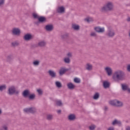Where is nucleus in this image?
<instances>
[{
	"label": "nucleus",
	"mask_w": 130,
	"mask_h": 130,
	"mask_svg": "<svg viewBox=\"0 0 130 130\" xmlns=\"http://www.w3.org/2000/svg\"><path fill=\"white\" fill-rule=\"evenodd\" d=\"M55 103L57 106H62V103L61 102V101H56Z\"/></svg>",
	"instance_id": "31"
},
{
	"label": "nucleus",
	"mask_w": 130,
	"mask_h": 130,
	"mask_svg": "<svg viewBox=\"0 0 130 130\" xmlns=\"http://www.w3.org/2000/svg\"><path fill=\"white\" fill-rule=\"evenodd\" d=\"M37 92H38L39 95H42V94H43V90H42V89H40V88L38 89L37 90Z\"/></svg>",
	"instance_id": "35"
},
{
	"label": "nucleus",
	"mask_w": 130,
	"mask_h": 130,
	"mask_svg": "<svg viewBox=\"0 0 130 130\" xmlns=\"http://www.w3.org/2000/svg\"><path fill=\"white\" fill-rule=\"evenodd\" d=\"M52 118H53L52 115L49 114L47 116V119H48V120H51Z\"/></svg>",
	"instance_id": "39"
},
{
	"label": "nucleus",
	"mask_w": 130,
	"mask_h": 130,
	"mask_svg": "<svg viewBox=\"0 0 130 130\" xmlns=\"http://www.w3.org/2000/svg\"><path fill=\"white\" fill-rule=\"evenodd\" d=\"M121 88L123 91H126L128 93H130V87L127 85V84H121Z\"/></svg>",
	"instance_id": "9"
},
{
	"label": "nucleus",
	"mask_w": 130,
	"mask_h": 130,
	"mask_svg": "<svg viewBox=\"0 0 130 130\" xmlns=\"http://www.w3.org/2000/svg\"><path fill=\"white\" fill-rule=\"evenodd\" d=\"M67 87L68 89H70V90H74L76 87V86L75 84L72 83V82H69L67 84Z\"/></svg>",
	"instance_id": "20"
},
{
	"label": "nucleus",
	"mask_w": 130,
	"mask_h": 130,
	"mask_svg": "<svg viewBox=\"0 0 130 130\" xmlns=\"http://www.w3.org/2000/svg\"><path fill=\"white\" fill-rule=\"evenodd\" d=\"M125 130H130V126H126L125 127Z\"/></svg>",
	"instance_id": "46"
},
{
	"label": "nucleus",
	"mask_w": 130,
	"mask_h": 130,
	"mask_svg": "<svg viewBox=\"0 0 130 130\" xmlns=\"http://www.w3.org/2000/svg\"><path fill=\"white\" fill-rule=\"evenodd\" d=\"M104 110H105V111H107V110H108V107L105 106L104 107Z\"/></svg>",
	"instance_id": "48"
},
{
	"label": "nucleus",
	"mask_w": 130,
	"mask_h": 130,
	"mask_svg": "<svg viewBox=\"0 0 130 130\" xmlns=\"http://www.w3.org/2000/svg\"><path fill=\"white\" fill-rule=\"evenodd\" d=\"M114 9V4L112 2H107L106 4L101 8V11L103 13L106 12H111L113 11Z\"/></svg>",
	"instance_id": "2"
},
{
	"label": "nucleus",
	"mask_w": 130,
	"mask_h": 130,
	"mask_svg": "<svg viewBox=\"0 0 130 130\" xmlns=\"http://www.w3.org/2000/svg\"><path fill=\"white\" fill-rule=\"evenodd\" d=\"M72 27L74 29V30H79L80 26L77 24H73Z\"/></svg>",
	"instance_id": "32"
},
{
	"label": "nucleus",
	"mask_w": 130,
	"mask_h": 130,
	"mask_svg": "<svg viewBox=\"0 0 130 130\" xmlns=\"http://www.w3.org/2000/svg\"><path fill=\"white\" fill-rule=\"evenodd\" d=\"M38 46L39 47H45L46 46V42L45 41H40L38 43Z\"/></svg>",
	"instance_id": "14"
},
{
	"label": "nucleus",
	"mask_w": 130,
	"mask_h": 130,
	"mask_svg": "<svg viewBox=\"0 0 130 130\" xmlns=\"http://www.w3.org/2000/svg\"><path fill=\"white\" fill-rule=\"evenodd\" d=\"M99 98V93L96 92L94 94V96H93V99L94 100H98Z\"/></svg>",
	"instance_id": "33"
},
{
	"label": "nucleus",
	"mask_w": 130,
	"mask_h": 130,
	"mask_svg": "<svg viewBox=\"0 0 130 130\" xmlns=\"http://www.w3.org/2000/svg\"><path fill=\"white\" fill-rule=\"evenodd\" d=\"M45 29L46 31H48L49 32H50L53 30V25L52 24H48L46 25Z\"/></svg>",
	"instance_id": "18"
},
{
	"label": "nucleus",
	"mask_w": 130,
	"mask_h": 130,
	"mask_svg": "<svg viewBox=\"0 0 130 130\" xmlns=\"http://www.w3.org/2000/svg\"><path fill=\"white\" fill-rule=\"evenodd\" d=\"M13 59V55H9L7 57V61L10 62Z\"/></svg>",
	"instance_id": "30"
},
{
	"label": "nucleus",
	"mask_w": 130,
	"mask_h": 130,
	"mask_svg": "<svg viewBox=\"0 0 130 130\" xmlns=\"http://www.w3.org/2000/svg\"><path fill=\"white\" fill-rule=\"evenodd\" d=\"M63 61L64 62V63H67V64H69L71 63V58L68 57H65L63 59Z\"/></svg>",
	"instance_id": "22"
},
{
	"label": "nucleus",
	"mask_w": 130,
	"mask_h": 130,
	"mask_svg": "<svg viewBox=\"0 0 130 130\" xmlns=\"http://www.w3.org/2000/svg\"><path fill=\"white\" fill-rule=\"evenodd\" d=\"M48 73L51 78H56V73L54 71L49 70Z\"/></svg>",
	"instance_id": "15"
},
{
	"label": "nucleus",
	"mask_w": 130,
	"mask_h": 130,
	"mask_svg": "<svg viewBox=\"0 0 130 130\" xmlns=\"http://www.w3.org/2000/svg\"><path fill=\"white\" fill-rule=\"evenodd\" d=\"M85 69L87 71H92L93 70V65L90 63H87L85 66Z\"/></svg>",
	"instance_id": "19"
},
{
	"label": "nucleus",
	"mask_w": 130,
	"mask_h": 130,
	"mask_svg": "<svg viewBox=\"0 0 130 130\" xmlns=\"http://www.w3.org/2000/svg\"><path fill=\"white\" fill-rule=\"evenodd\" d=\"M19 42H14L13 43H12V45L13 46H18V45H19Z\"/></svg>",
	"instance_id": "40"
},
{
	"label": "nucleus",
	"mask_w": 130,
	"mask_h": 130,
	"mask_svg": "<svg viewBox=\"0 0 130 130\" xmlns=\"http://www.w3.org/2000/svg\"><path fill=\"white\" fill-rule=\"evenodd\" d=\"M104 71L107 74V75L110 77L111 76H112V74L113 73V71L112 70V68L109 66H107L104 68Z\"/></svg>",
	"instance_id": "8"
},
{
	"label": "nucleus",
	"mask_w": 130,
	"mask_h": 130,
	"mask_svg": "<svg viewBox=\"0 0 130 130\" xmlns=\"http://www.w3.org/2000/svg\"><path fill=\"white\" fill-rule=\"evenodd\" d=\"M95 127H96V126H95V125H91V126H89V129L94 130Z\"/></svg>",
	"instance_id": "43"
},
{
	"label": "nucleus",
	"mask_w": 130,
	"mask_h": 130,
	"mask_svg": "<svg viewBox=\"0 0 130 130\" xmlns=\"http://www.w3.org/2000/svg\"><path fill=\"white\" fill-rule=\"evenodd\" d=\"M127 22H130V17H128L127 18Z\"/></svg>",
	"instance_id": "50"
},
{
	"label": "nucleus",
	"mask_w": 130,
	"mask_h": 130,
	"mask_svg": "<svg viewBox=\"0 0 130 130\" xmlns=\"http://www.w3.org/2000/svg\"><path fill=\"white\" fill-rule=\"evenodd\" d=\"M32 16H33L34 18H35V19H38L39 18V15L36 13H33Z\"/></svg>",
	"instance_id": "41"
},
{
	"label": "nucleus",
	"mask_w": 130,
	"mask_h": 130,
	"mask_svg": "<svg viewBox=\"0 0 130 130\" xmlns=\"http://www.w3.org/2000/svg\"><path fill=\"white\" fill-rule=\"evenodd\" d=\"M39 22H40L41 23H43L44 22H45L46 21V18L44 17L40 16L38 18Z\"/></svg>",
	"instance_id": "24"
},
{
	"label": "nucleus",
	"mask_w": 130,
	"mask_h": 130,
	"mask_svg": "<svg viewBox=\"0 0 130 130\" xmlns=\"http://www.w3.org/2000/svg\"><path fill=\"white\" fill-rule=\"evenodd\" d=\"M29 94H30V90L28 89H26L24 90L23 92H22V96L24 98H27V97L29 96Z\"/></svg>",
	"instance_id": "16"
},
{
	"label": "nucleus",
	"mask_w": 130,
	"mask_h": 130,
	"mask_svg": "<svg viewBox=\"0 0 130 130\" xmlns=\"http://www.w3.org/2000/svg\"><path fill=\"white\" fill-rule=\"evenodd\" d=\"M39 63H40V61H39V60H36L33 62V64L35 67L39 66Z\"/></svg>",
	"instance_id": "34"
},
{
	"label": "nucleus",
	"mask_w": 130,
	"mask_h": 130,
	"mask_svg": "<svg viewBox=\"0 0 130 130\" xmlns=\"http://www.w3.org/2000/svg\"><path fill=\"white\" fill-rule=\"evenodd\" d=\"M118 125L119 126H121V121L117 119L114 120L112 122V125Z\"/></svg>",
	"instance_id": "13"
},
{
	"label": "nucleus",
	"mask_w": 130,
	"mask_h": 130,
	"mask_svg": "<svg viewBox=\"0 0 130 130\" xmlns=\"http://www.w3.org/2000/svg\"><path fill=\"white\" fill-rule=\"evenodd\" d=\"M2 113H3V111L0 109V115H1Z\"/></svg>",
	"instance_id": "51"
},
{
	"label": "nucleus",
	"mask_w": 130,
	"mask_h": 130,
	"mask_svg": "<svg viewBox=\"0 0 130 130\" xmlns=\"http://www.w3.org/2000/svg\"><path fill=\"white\" fill-rule=\"evenodd\" d=\"M126 70L127 71V72L130 73V64L127 65V66H126Z\"/></svg>",
	"instance_id": "45"
},
{
	"label": "nucleus",
	"mask_w": 130,
	"mask_h": 130,
	"mask_svg": "<svg viewBox=\"0 0 130 130\" xmlns=\"http://www.w3.org/2000/svg\"><path fill=\"white\" fill-rule=\"evenodd\" d=\"M28 98L29 100H35V98H36V95L35 93H29Z\"/></svg>",
	"instance_id": "23"
},
{
	"label": "nucleus",
	"mask_w": 130,
	"mask_h": 130,
	"mask_svg": "<svg viewBox=\"0 0 130 130\" xmlns=\"http://www.w3.org/2000/svg\"><path fill=\"white\" fill-rule=\"evenodd\" d=\"M106 35L107 36H108V37H114V36H115V31H114V30L113 29V28H112V27H109Z\"/></svg>",
	"instance_id": "5"
},
{
	"label": "nucleus",
	"mask_w": 130,
	"mask_h": 130,
	"mask_svg": "<svg viewBox=\"0 0 130 130\" xmlns=\"http://www.w3.org/2000/svg\"><path fill=\"white\" fill-rule=\"evenodd\" d=\"M112 78L114 81H116V82L123 81L125 79V74L121 70H117L114 72Z\"/></svg>",
	"instance_id": "1"
},
{
	"label": "nucleus",
	"mask_w": 130,
	"mask_h": 130,
	"mask_svg": "<svg viewBox=\"0 0 130 130\" xmlns=\"http://www.w3.org/2000/svg\"><path fill=\"white\" fill-rule=\"evenodd\" d=\"M67 57H69V58H71V57H73V53L71 52H69L67 54Z\"/></svg>",
	"instance_id": "36"
},
{
	"label": "nucleus",
	"mask_w": 130,
	"mask_h": 130,
	"mask_svg": "<svg viewBox=\"0 0 130 130\" xmlns=\"http://www.w3.org/2000/svg\"><path fill=\"white\" fill-rule=\"evenodd\" d=\"M23 39L25 41H29L31 39H33V36L30 34H26L24 36Z\"/></svg>",
	"instance_id": "10"
},
{
	"label": "nucleus",
	"mask_w": 130,
	"mask_h": 130,
	"mask_svg": "<svg viewBox=\"0 0 130 130\" xmlns=\"http://www.w3.org/2000/svg\"><path fill=\"white\" fill-rule=\"evenodd\" d=\"M55 84L56 85V86L57 88H61V87H62V85H61V83H60V82L59 81H56L55 82Z\"/></svg>",
	"instance_id": "27"
},
{
	"label": "nucleus",
	"mask_w": 130,
	"mask_h": 130,
	"mask_svg": "<svg viewBox=\"0 0 130 130\" xmlns=\"http://www.w3.org/2000/svg\"><path fill=\"white\" fill-rule=\"evenodd\" d=\"M109 104L112 106L115 107H122L123 106V103L118 100H111L109 102Z\"/></svg>",
	"instance_id": "3"
},
{
	"label": "nucleus",
	"mask_w": 130,
	"mask_h": 130,
	"mask_svg": "<svg viewBox=\"0 0 130 130\" xmlns=\"http://www.w3.org/2000/svg\"><path fill=\"white\" fill-rule=\"evenodd\" d=\"M7 89V85H0V91L3 92V91L6 90Z\"/></svg>",
	"instance_id": "28"
},
{
	"label": "nucleus",
	"mask_w": 130,
	"mask_h": 130,
	"mask_svg": "<svg viewBox=\"0 0 130 130\" xmlns=\"http://www.w3.org/2000/svg\"><path fill=\"white\" fill-rule=\"evenodd\" d=\"M24 112L26 113H36L37 112V109L34 107L25 108L23 110Z\"/></svg>",
	"instance_id": "6"
},
{
	"label": "nucleus",
	"mask_w": 130,
	"mask_h": 130,
	"mask_svg": "<svg viewBox=\"0 0 130 130\" xmlns=\"http://www.w3.org/2000/svg\"><path fill=\"white\" fill-rule=\"evenodd\" d=\"M57 12L59 14H63L66 12V8L63 6L58 7L57 8Z\"/></svg>",
	"instance_id": "11"
},
{
	"label": "nucleus",
	"mask_w": 130,
	"mask_h": 130,
	"mask_svg": "<svg viewBox=\"0 0 130 130\" xmlns=\"http://www.w3.org/2000/svg\"><path fill=\"white\" fill-rule=\"evenodd\" d=\"M94 30L98 33H103L105 31V28L104 27H94Z\"/></svg>",
	"instance_id": "12"
},
{
	"label": "nucleus",
	"mask_w": 130,
	"mask_h": 130,
	"mask_svg": "<svg viewBox=\"0 0 130 130\" xmlns=\"http://www.w3.org/2000/svg\"><path fill=\"white\" fill-rule=\"evenodd\" d=\"M85 21H86L88 23H90V22L93 21V18H86V19H85Z\"/></svg>",
	"instance_id": "38"
},
{
	"label": "nucleus",
	"mask_w": 130,
	"mask_h": 130,
	"mask_svg": "<svg viewBox=\"0 0 130 130\" xmlns=\"http://www.w3.org/2000/svg\"><path fill=\"white\" fill-rule=\"evenodd\" d=\"M57 112L58 114H60V113H61V110H58L57 111Z\"/></svg>",
	"instance_id": "49"
},
{
	"label": "nucleus",
	"mask_w": 130,
	"mask_h": 130,
	"mask_svg": "<svg viewBox=\"0 0 130 130\" xmlns=\"http://www.w3.org/2000/svg\"><path fill=\"white\" fill-rule=\"evenodd\" d=\"M20 93V90H16V87L14 86H11L8 88V95H10V96H12L15 94V95H19Z\"/></svg>",
	"instance_id": "4"
},
{
	"label": "nucleus",
	"mask_w": 130,
	"mask_h": 130,
	"mask_svg": "<svg viewBox=\"0 0 130 130\" xmlns=\"http://www.w3.org/2000/svg\"><path fill=\"white\" fill-rule=\"evenodd\" d=\"M5 2H6V0H0V7L5 5Z\"/></svg>",
	"instance_id": "42"
},
{
	"label": "nucleus",
	"mask_w": 130,
	"mask_h": 130,
	"mask_svg": "<svg viewBox=\"0 0 130 130\" xmlns=\"http://www.w3.org/2000/svg\"><path fill=\"white\" fill-rule=\"evenodd\" d=\"M11 32L14 36H20L21 35V30L19 28L14 27L12 28Z\"/></svg>",
	"instance_id": "7"
},
{
	"label": "nucleus",
	"mask_w": 130,
	"mask_h": 130,
	"mask_svg": "<svg viewBox=\"0 0 130 130\" xmlns=\"http://www.w3.org/2000/svg\"><path fill=\"white\" fill-rule=\"evenodd\" d=\"M68 118L70 121H74V120H76V115L71 114L68 116Z\"/></svg>",
	"instance_id": "17"
},
{
	"label": "nucleus",
	"mask_w": 130,
	"mask_h": 130,
	"mask_svg": "<svg viewBox=\"0 0 130 130\" xmlns=\"http://www.w3.org/2000/svg\"><path fill=\"white\" fill-rule=\"evenodd\" d=\"M74 81L77 84L81 83V80L78 78H74Z\"/></svg>",
	"instance_id": "37"
},
{
	"label": "nucleus",
	"mask_w": 130,
	"mask_h": 130,
	"mask_svg": "<svg viewBox=\"0 0 130 130\" xmlns=\"http://www.w3.org/2000/svg\"><path fill=\"white\" fill-rule=\"evenodd\" d=\"M90 36H92V37H96V36H97V34H96V32H91Z\"/></svg>",
	"instance_id": "44"
},
{
	"label": "nucleus",
	"mask_w": 130,
	"mask_h": 130,
	"mask_svg": "<svg viewBox=\"0 0 130 130\" xmlns=\"http://www.w3.org/2000/svg\"><path fill=\"white\" fill-rule=\"evenodd\" d=\"M68 71V69H66V68H61L59 71V74L60 76H62L65 73Z\"/></svg>",
	"instance_id": "21"
},
{
	"label": "nucleus",
	"mask_w": 130,
	"mask_h": 130,
	"mask_svg": "<svg viewBox=\"0 0 130 130\" xmlns=\"http://www.w3.org/2000/svg\"><path fill=\"white\" fill-rule=\"evenodd\" d=\"M0 130H9V127H8V125L4 124L0 128Z\"/></svg>",
	"instance_id": "29"
},
{
	"label": "nucleus",
	"mask_w": 130,
	"mask_h": 130,
	"mask_svg": "<svg viewBox=\"0 0 130 130\" xmlns=\"http://www.w3.org/2000/svg\"><path fill=\"white\" fill-rule=\"evenodd\" d=\"M108 130H114V127H109L108 128Z\"/></svg>",
	"instance_id": "47"
},
{
	"label": "nucleus",
	"mask_w": 130,
	"mask_h": 130,
	"mask_svg": "<svg viewBox=\"0 0 130 130\" xmlns=\"http://www.w3.org/2000/svg\"><path fill=\"white\" fill-rule=\"evenodd\" d=\"M103 86L105 89H107V88H109V82L108 81H104Z\"/></svg>",
	"instance_id": "25"
},
{
	"label": "nucleus",
	"mask_w": 130,
	"mask_h": 130,
	"mask_svg": "<svg viewBox=\"0 0 130 130\" xmlns=\"http://www.w3.org/2000/svg\"><path fill=\"white\" fill-rule=\"evenodd\" d=\"M61 38H62L63 40H67L69 38V34H65L61 36Z\"/></svg>",
	"instance_id": "26"
}]
</instances>
